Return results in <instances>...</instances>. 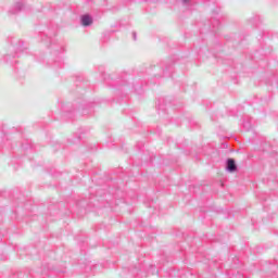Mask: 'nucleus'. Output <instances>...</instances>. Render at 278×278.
Listing matches in <instances>:
<instances>
[{
    "mask_svg": "<svg viewBox=\"0 0 278 278\" xmlns=\"http://www.w3.org/2000/svg\"><path fill=\"white\" fill-rule=\"evenodd\" d=\"M237 166H236V161L233 159H228L227 161V169L230 172V173H233L237 170Z\"/></svg>",
    "mask_w": 278,
    "mask_h": 278,
    "instance_id": "obj_1",
    "label": "nucleus"
},
{
    "mask_svg": "<svg viewBox=\"0 0 278 278\" xmlns=\"http://www.w3.org/2000/svg\"><path fill=\"white\" fill-rule=\"evenodd\" d=\"M81 24L85 26V27H88V25H92V17L89 16V15H84L81 17Z\"/></svg>",
    "mask_w": 278,
    "mask_h": 278,
    "instance_id": "obj_2",
    "label": "nucleus"
}]
</instances>
